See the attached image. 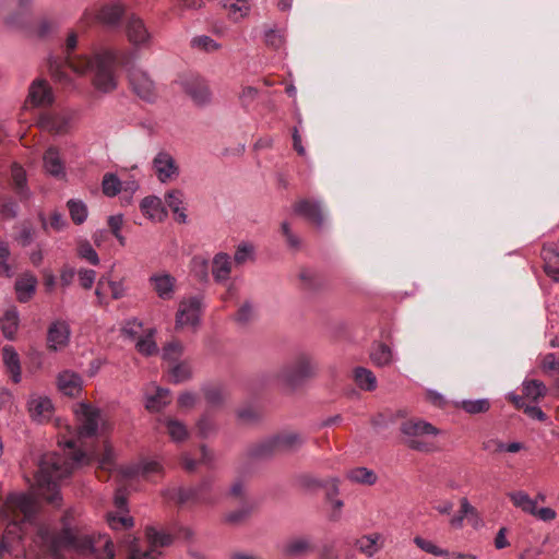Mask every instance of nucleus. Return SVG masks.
<instances>
[{"label":"nucleus","instance_id":"7","mask_svg":"<svg viewBox=\"0 0 559 559\" xmlns=\"http://www.w3.org/2000/svg\"><path fill=\"white\" fill-rule=\"evenodd\" d=\"M37 500L33 496L12 493L5 500L3 513L14 524H17L32 521L37 512Z\"/></svg>","mask_w":559,"mask_h":559},{"label":"nucleus","instance_id":"49","mask_svg":"<svg viewBox=\"0 0 559 559\" xmlns=\"http://www.w3.org/2000/svg\"><path fill=\"white\" fill-rule=\"evenodd\" d=\"M17 324H19V317L15 309L8 310L2 319L0 320V325L3 335L13 340L14 335L17 331Z\"/></svg>","mask_w":559,"mask_h":559},{"label":"nucleus","instance_id":"12","mask_svg":"<svg viewBox=\"0 0 559 559\" xmlns=\"http://www.w3.org/2000/svg\"><path fill=\"white\" fill-rule=\"evenodd\" d=\"M153 169L157 179L162 183H166L173 179H176L180 174L179 166L177 165L175 158L165 151L158 152L154 157Z\"/></svg>","mask_w":559,"mask_h":559},{"label":"nucleus","instance_id":"20","mask_svg":"<svg viewBox=\"0 0 559 559\" xmlns=\"http://www.w3.org/2000/svg\"><path fill=\"white\" fill-rule=\"evenodd\" d=\"M140 210L144 216L158 223L165 221L168 215L162 199L156 195H148L142 199Z\"/></svg>","mask_w":559,"mask_h":559},{"label":"nucleus","instance_id":"62","mask_svg":"<svg viewBox=\"0 0 559 559\" xmlns=\"http://www.w3.org/2000/svg\"><path fill=\"white\" fill-rule=\"evenodd\" d=\"M19 214V204L12 198L5 199L0 207V215L3 219H13Z\"/></svg>","mask_w":559,"mask_h":559},{"label":"nucleus","instance_id":"8","mask_svg":"<svg viewBox=\"0 0 559 559\" xmlns=\"http://www.w3.org/2000/svg\"><path fill=\"white\" fill-rule=\"evenodd\" d=\"M202 310V297L192 296L182 299L178 305L175 329L180 330L188 326L195 330L200 323Z\"/></svg>","mask_w":559,"mask_h":559},{"label":"nucleus","instance_id":"29","mask_svg":"<svg viewBox=\"0 0 559 559\" xmlns=\"http://www.w3.org/2000/svg\"><path fill=\"white\" fill-rule=\"evenodd\" d=\"M151 283L159 298L168 300L173 297L176 280L170 274H155L151 276Z\"/></svg>","mask_w":559,"mask_h":559},{"label":"nucleus","instance_id":"46","mask_svg":"<svg viewBox=\"0 0 559 559\" xmlns=\"http://www.w3.org/2000/svg\"><path fill=\"white\" fill-rule=\"evenodd\" d=\"M231 261L227 254L218 253L213 260L212 273L216 281H224L229 276Z\"/></svg>","mask_w":559,"mask_h":559},{"label":"nucleus","instance_id":"34","mask_svg":"<svg viewBox=\"0 0 559 559\" xmlns=\"http://www.w3.org/2000/svg\"><path fill=\"white\" fill-rule=\"evenodd\" d=\"M298 285L301 290L316 293L322 287V280L318 276V274L310 269H300L298 274Z\"/></svg>","mask_w":559,"mask_h":559},{"label":"nucleus","instance_id":"56","mask_svg":"<svg viewBox=\"0 0 559 559\" xmlns=\"http://www.w3.org/2000/svg\"><path fill=\"white\" fill-rule=\"evenodd\" d=\"M547 388L539 380H530L524 383L523 393L526 397L537 401L546 395Z\"/></svg>","mask_w":559,"mask_h":559},{"label":"nucleus","instance_id":"21","mask_svg":"<svg viewBox=\"0 0 559 559\" xmlns=\"http://www.w3.org/2000/svg\"><path fill=\"white\" fill-rule=\"evenodd\" d=\"M44 168L50 176L62 179L66 177L64 163L60 156V151L56 146H49L43 156Z\"/></svg>","mask_w":559,"mask_h":559},{"label":"nucleus","instance_id":"36","mask_svg":"<svg viewBox=\"0 0 559 559\" xmlns=\"http://www.w3.org/2000/svg\"><path fill=\"white\" fill-rule=\"evenodd\" d=\"M419 424L412 419L405 420L401 425V442L407 447L417 450L419 449Z\"/></svg>","mask_w":559,"mask_h":559},{"label":"nucleus","instance_id":"17","mask_svg":"<svg viewBox=\"0 0 559 559\" xmlns=\"http://www.w3.org/2000/svg\"><path fill=\"white\" fill-rule=\"evenodd\" d=\"M165 206H167L174 214V218L179 224H186L188 221L186 207V194L180 189H170L165 195Z\"/></svg>","mask_w":559,"mask_h":559},{"label":"nucleus","instance_id":"22","mask_svg":"<svg viewBox=\"0 0 559 559\" xmlns=\"http://www.w3.org/2000/svg\"><path fill=\"white\" fill-rule=\"evenodd\" d=\"M33 1L34 0H16L17 11L5 17V24L13 28H26L31 23Z\"/></svg>","mask_w":559,"mask_h":559},{"label":"nucleus","instance_id":"9","mask_svg":"<svg viewBox=\"0 0 559 559\" xmlns=\"http://www.w3.org/2000/svg\"><path fill=\"white\" fill-rule=\"evenodd\" d=\"M293 212L300 216L316 228L321 229L325 223L323 204L314 199H301L293 205Z\"/></svg>","mask_w":559,"mask_h":559},{"label":"nucleus","instance_id":"14","mask_svg":"<svg viewBox=\"0 0 559 559\" xmlns=\"http://www.w3.org/2000/svg\"><path fill=\"white\" fill-rule=\"evenodd\" d=\"M271 437L276 455L295 452L305 443L304 436L293 430H284Z\"/></svg>","mask_w":559,"mask_h":559},{"label":"nucleus","instance_id":"18","mask_svg":"<svg viewBox=\"0 0 559 559\" xmlns=\"http://www.w3.org/2000/svg\"><path fill=\"white\" fill-rule=\"evenodd\" d=\"M27 409L33 420L44 423L50 419L53 413L51 401L46 396L31 395Z\"/></svg>","mask_w":559,"mask_h":559},{"label":"nucleus","instance_id":"47","mask_svg":"<svg viewBox=\"0 0 559 559\" xmlns=\"http://www.w3.org/2000/svg\"><path fill=\"white\" fill-rule=\"evenodd\" d=\"M508 496L516 508H520L528 514H535L536 501L533 500L525 491H514L510 492Z\"/></svg>","mask_w":559,"mask_h":559},{"label":"nucleus","instance_id":"54","mask_svg":"<svg viewBox=\"0 0 559 559\" xmlns=\"http://www.w3.org/2000/svg\"><path fill=\"white\" fill-rule=\"evenodd\" d=\"M457 406L471 415H476L488 412L490 409V402L487 399L464 400Z\"/></svg>","mask_w":559,"mask_h":559},{"label":"nucleus","instance_id":"25","mask_svg":"<svg viewBox=\"0 0 559 559\" xmlns=\"http://www.w3.org/2000/svg\"><path fill=\"white\" fill-rule=\"evenodd\" d=\"M2 361L11 380L14 383H19L22 379L21 362L19 354L13 346L5 345L2 347Z\"/></svg>","mask_w":559,"mask_h":559},{"label":"nucleus","instance_id":"16","mask_svg":"<svg viewBox=\"0 0 559 559\" xmlns=\"http://www.w3.org/2000/svg\"><path fill=\"white\" fill-rule=\"evenodd\" d=\"M126 13V7L120 1H111L100 7L96 19L103 25L117 28L121 24L122 16Z\"/></svg>","mask_w":559,"mask_h":559},{"label":"nucleus","instance_id":"42","mask_svg":"<svg viewBox=\"0 0 559 559\" xmlns=\"http://www.w3.org/2000/svg\"><path fill=\"white\" fill-rule=\"evenodd\" d=\"M162 423L164 424L166 432L169 435L173 441L181 442L188 438V429L186 425L180 420L166 417Z\"/></svg>","mask_w":559,"mask_h":559},{"label":"nucleus","instance_id":"45","mask_svg":"<svg viewBox=\"0 0 559 559\" xmlns=\"http://www.w3.org/2000/svg\"><path fill=\"white\" fill-rule=\"evenodd\" d=\"M67 207H68L70 217L75 225H81L86 221L87 215H88V210H87V205L85 204L84 201L79 200V199H70L67 202Z\"/></svg>","mask_w":559,"mask_h":559},{"label":"nucleus","instance_id":"40","mask_svg":"<svg viewBox=\"0 0 559 559\" xmlns=\"http://www.w3.org/2000/svg\"><path fill=\"white\" fill-rule=\"evenodd\" d=\"M169 380L174 383L188 381L192 377V368L188 360H181L168 366Z\"/></svg>","mask_w":559,"mask_h":559},{"label":"nucleus","instance_id":"33","mask_svg":"<svg viewBox=\"0 0 559 559\" xmlns=\"http://www.w3.org/2000/svg\"><path fill=\"white\" fill-rule=\"evenodd\" d=\"M61 25V21L57 16H41L34 28V34L39 39H47L55 35Z\"/></svg>","mask_w":559,"mask_h":559},{"label":"nucleus","instance_id":"15","mask_svg":"<svg viewBox=\"0 0 559 559\" xmlns=\"http://www.w3.org/2000/svg\"><path fill=\"white\" fill-rule=\"evenodd\" d=\"M183 90L199 107H204L212 100L211 90L204 79L191 78L186 80Z\"/></svg>","mask_w":559,"mask_h":559},{"label":"nucleus","instance_id":"64","mask_svg":"<svg viewBox=\"0 0 559 559\" xmlns=\"http://www.w3.org/2000/svg\"><path fill=\"white\" fill-rule=\"evenodd\" d=\"M191 271L200 280H204L207 276V262L206 260L195 257L191 260Z\"/></svg>","mask_w":559,"mask_h":559},{"label":"nucleus","instance_id":"5","mask_svg":"<svg viewBox=\"0 0 559 559\" xmlns=\"http://www.w3.org/2000/svg\"><path fill=\"white\" fill-rule=\"evenodd\" d=\"M146 537L151 544V548L148 550H142L136 537L129 533L123 535L120 543L128 552V559H157L159 552H156L155 548L168 546L174 539L171 534L157 531L154 527L146 528Z\"/></svg>","mask_w":559,"mask_h":559},{"label":"nucleus","instance_id":"41","mask_svg":"<svg viewBox=\"0 0 559 559\" xmlns=\"http://www.w3.org/2000/svg\"><path fill=\"white\" fill-rule=\"evenodd\" d=\"M355 383L365 391H373L377 388V378L373 372L365 367H356L353 371Z\"/></svg>","mask_w":559,"mask_h":559},{"label":"nucleus","instance_id":"19","mask_svg":"<svg viewBox=\"0 0 559 559\" xmlns=\"http://www.w3.org/2000/svg\"><path fill=\"white\" fill-rule=\"evenodd\" d=\"M28 100L34 106H50L53 100L52 90L46 80H35L28 90Z\"/></svg>","mask_w":559,"mask_h":559},{"label":"nucleus","instance_id":"35","mask_svg":"<svg viewBox=\"0 0 559 559\" xmlns=\"http://www.w3.org/2000/svg\"><path fill=\"white\" fill-rule=\"evenodd\" d=\"M440 430L433 425L421 420V452H437L442 449V443L438 439L428 440V436H437Z\"/></svg>","mask_w":559,"mask_h":559},{"label":"nucleus","instance_id":"58","mask_svg":"<svg viewBox=\"0 0 559 559\" xmlns=\"http://www.w3.org/2000/svg\"><path fill=\"white\" fill-rule=\"evenodd\" d=\"M37 230L29 221H24L20 224L16 231L15 239L23 243H31L36 239Z\"/></svg>","mask_w":559,"mask_h":559},{"label":"nucleus","instance_id":"23","mask_svg":"<svg viewBox=\"0 0 559 559\" xmlns=\"http://www.w3.org/2000/svg\"><path fill=\"white\" fill-rule=\"evenodd\" d=\"M275 455L276 453L271 436L251 443L245 451V456L253 461L269 460Z\"/></svg>","mask_w":559,"mask_h":559},{"label":"nucleus","instance_id":"24","mask_svg":"<svg viewBox=\"0 0 559 559\" xmlns=\"http://www.w3.org/2000/svg\"><path fill=\"white\" fill-rule=\"evenodd\" d=\"M70 330L66 322L52 323L47 333V345L50 350H58L68 344Z\"/></svg>","mask_w":559,"mask_h":559},{"label":"nucleus","instance_id":"61","mask_svg":"<svg viewBox=\"0 0 559 559\" xmlns=\"http://www.w3.org/2000/svg\"><path fill=\"white\" fill-rule=\"evenodd\" d=\"M264 41L266 46L273 49H280L285 43L284 34L276 28H269L264 31Z\"/></svg>","mask_w":559,"mask_h":559},{"label":"nucleus","instance_id":"3","mask_svg":"<svg viewBox=\"0 0 559 559\" xmlns=\"http://www.w3.org/2000/svg\"><path fill=\"white\" fill-rule=\"evenodd\" d=\"M316 376V364L307 353H298L285 361L275 372L277 383L287 392L301 389Z\"/></svg>","mask_w":559,"mask_h":559},{"label":"nucleus","instance_id":"44","mask_svg":"<svg viewBox=\"0 0 559 559\" xmlns=\"http://www.w3.org/2000/svg\"><path fill=\"white\" fill-rule=\"evenodd\" d=\"M155 329H148L145 334L138 338L135 343L136 350L144 356H153L158 352L156 342L154 341Z\"/></svg>","mask_w":559,"mask_h":559},{"label":"nucleus","instance_id":"11","mask_svg":"<svg viewBox=\"0 0 559 559\" xmlns=\"http://www.w3.org/2000/svg\"><path fill=\"white\" fill-rule=\"evenodd\" d=\"M71 119L72 116L67 110L45 111L39 115L38 126L44 131L59 135L69 131Z\"/></svg>","mask_w":559,"mask_h":559},{"label":"nucleus","instance_id":"10","mask_svg":"<svg viewBox=\"0 0 559 559\" xmlns=\"http://www.w3.org/2000/svg\"><path fill=\"white\" fill-rule=\"evenodd\" d=\"M129 82L132 91L145 102H154L156 98L155 84L148 74L135 67L129 69Z\"/></svg>","mask_w":559,"mask_h":559},{"label":"nucleus","instance_id":"37","mask_svg":"<svg viewBox=\"0 0 559 559\" xmlns=\"http://www.w3.org/2000/svg\"><path fill=\"white\" fill-rule=\"evenodd\" d=\"M314 549L311 540L307 537H296L289 539L284 546V552L287 556L297 557L306 555Z\"/></svg>","mask_w":559,"mask_h":559},{"label":"nucleus","instance_id":"38","mask_svg":"<svg viewBox=\"0 0 559 559\" xmlns=\"http://www.w3.org/2000/svg\"><path fill=\"white\" fill-rule=\"evenodd\" d=\"M255 503L251 501H243L241 507L230 511L225 515V522L231 525H239L245 523L254 512Z\"/></svg>","mask_w":559,"mask_h":559},{"label":"nucleus","instance_id":"27","mask_svg":"<svg viewBox=\"0 0 559 559\" xmlns=\"http://www.w3.org/2000/svg\"><path fill=\"white\" fill-rule=\"evenodd\" d=\"M127 36L134 46H140L148 41L150 34L144 25V22L131 15L127 22Z\"/></svg>","mask_w":559,"mask_h":559},{"label":"nucleus","instance_id":"43","mask_svg":"<svg viewBox=\"0 0 559 559\" xmlns=\"http://www.w3.org/2000/svg\"><path fill=\"white\" fill-rule=\"evenodd\" d=\"M200 459L193 460L187 453L181 455V465L187 472H193L198 464L210 465L214 460V454L205 445L200 449Z\"/></svg>","mask_w":559,"mask_h":559},{"label":"nucleus","instance_id":"57","mask_svg":"<svg viewBox=\"0 0 559 559\" xmlns=\"http://www.w3.org/2000/svg\"><path fill=\"white\" fill-rule=\"evenodd\" d=\"M461 509L457 515H454L450 520V524L452 527L459 528L463 524V520L467 515H475L477 516V510L468 502L467 498L461 499Z\"/></svg>","mask_w":559,"mask_h":559},{"label":"nucleus","instance_id":"2","mask_svg":"<svg viewBox=\"0 0 559 559\" xmlns=\"http://www.w3.org/2000/svg\"><path fill=\"white\" fill-rule=\"evenodd\" d=\"M78 47V34L74 31L69 32L64 43V57L50 56L48 58V69L51 75L58 81L68 80L64 72L66 68L72 69L79 74L93 72L94 86L103 92L110 93L117 87L115 68L117 55L114 50L102 49L94 52L93 56L73 55Z\"/></svg>","mask_w":559,"mask_h":559},{"label":"nucleus","instance_id":"63","mask_svg":"<svg viewBox=\"0 0 559 559\" xmlns=\"http://www.w3.org/2000/svg\"><path fill=\"white\" fill-rule=\"evenodd\" d=\"M192 47L201 48L205 51H214L218 49L219 45L210 36H197L191 40Z\"/></svg>","mask_w":559,"mask_h":559},{"label":"nucleus","instance_id":"50","mask_svg":"<svg viewBox=\"0 0 559 559\" xmlns=\"http://www.w3.org/2000/svg\"><path fill=\"white\" fill-rule=\"evenodd\" d=\"M169 403H170L169 390L158 388L154 395L147 397L145 407L151 412H158Z\"/></svg>","mask_w":559,"mask_h":559},{"label":"nucleus","instance_id":"51","mask_svg":"<svg viewBox=\"0 0 559 559\" xmlns=\"http://www.w3.org/2000/svg\"><path fill=\"white\" fill-rule=\"evenodd\" d=\"M408 415L406 409H399L395 413L392 411H385L377 414L372 419L371 424L376 428H384L388 423H394L396 419L406 418Z\"/></svg>","mask_w":559,"mask_h":559},{"label":"nucleus","instance_id":"28","mask_svg":"<svg viewBox=\"0 0 559 559\" xmlns=\"http://www.w3.org/2000/svg\"><path fill=\"white\" fill-rule=\"evenodd\" d=\"M202 392L207 405L217 408L224 405L227 399V390L223 384L209 383L202 386Z\"/></svg>","mask_w":559,"mask_h":559},{"label":"nucleus","instance_id":"59","mask_svg":"<svg viewBox=\"0 0 559 559\" xmlns=\"http://www.w3.org/2000/svg\"><path fill=\"white\" fill-rule=\"evenodd\" d=\"M217 430L215 421L209 414H204L197 423V432L201 438H209Z\"/></svg>","mask_w":559,"mask_h":559},{"label":"nucleus","instance_id":"1","mask_svg":"<svg viewBox=\"0 0 559 559\" xmlns=\"http://www.w3.org/2000/svg\"><path fill=\"white\" fill-rule=\"evenodd\" d=\"M75 414L79 425L75 436L66 440L67 452L44 454L35 476L39 496L53 506H60L61 501L59 480L69 476L74 468L96 460L98 479L107 480L116 467L111 445L108 442H104L102 448L94 444L100 411L90 403L82 402L78 404Z\"/></svg>","mask_w":559,"mask_h":559},{"label":"nucleus","instance_id":"60","mask_svg":"<svg viewBox=\"0 0 559 559\" xmlns=\"http://www.w3.org/2000/svg\"><path fill=\"white\" fill-rule=\"evenodd\" d=\"M108 525L116 531L129 530L133 526V519L128 515L109 513L107 516Z\"/></svg>","mask_w":559,"mask_h":559},{"label":"nucleus","instance_id":"48","mask_svg":"<svg viewBox=\"0 0 559 559\" xmlns=\"http://www.w3.org/2000/svg\"><path fill=\"white\" fill-rule=\"evenodd\" d=\"M183 344L180 341L174 340L163 347V359L168 364V366L181 361L180 358L183 355Z\"/></svg>","mask_w":559,"mask_h":559},{"label":"nucleus","instance_id":"6","mask_svg":"<svg viewBox=\"0 0 559 559\" xmlns=\"http://www.w3.org/2000/svg\"><path fill=\"white\" fill-rule=\"evenodd\" d=\"M166 498L179 506L212 504L215 502L212 479L204 478L197 487L170 489Z\"/></svg>","mask_w":559,"mask_h":559},{"label":"nucleus","instance_id":"31","mask_svg":"<svg viewBox=\"0 0 559 559\" xmlns=\"http://www.w3.org/2000/svg\"><path fill=\"white\" fill-rule=\"evenodd\" d=\"M37 280L34 275L24 274L15 282L17 299L21 302H27L34 295Z\"/></svg>","mask_w":559,"mask_h":559},{"label":"nucleus","instance_id":"4","mask_svg":"<svg viewBox=\"0 0 559 559\" xmlns=\"http://www.w3.org/2000/svg\"><path fill=\"white\" fill-rule=\"evenodd\" d=\"M61 542L84 556L91 555L98 559H114L115 557L114 544L107 536L98 535L96 537L67 528L61 534Z\"/></svg>","mask_w":559,"mask_h":559},{"label":"nucleus","instance_id":"55","mask_svg":"<svg viewBox=\"0 0 559 559\" xmlns=\"http://www.w3.org/2000/svg\"><path fill=\"white\" fill-rule=\"evenodd\" d=\"M348 478L354 483L373 485L377 480V475L366 467H356L348 473Z\"/></svg>","mask_w":559,"mask_h":559},{"label":"nucleus","instance_id":"30","mask_svg":"<svg viewBox=\"0 0 559 559\" xmlns=\"http://www.w3.org/2000/svg\"><path fill=\"white\" fill-rule=\"evenodd\" d=\"M542 258L544 260V271L545 273L555 280L559 281V251L558 247H543L542 248Z\"/></svg>","mask_w":559,"mask_h":559},{"label":"nucleus","instance_id":"32","mask_svg":"<svg viewBox=\"0 0 559 559\" xmlns=\"http://www.w3.org/2000/svg\"><path fill=\"white\" fill-rule=\"evenodd\" d=\"M383 536L381 534L374 533L361 536L356 540L355 545L362 554L371 557L383 547Z\"/></svg>","mask_w":559,"mask_h":559},{"label":"nucleus","instance_id":"13","mask_svg":"<svg viewBox=\"0 0 559 559\" xmlns=\"http://www.w3.org/2000/svg\"><path fill=\"white\" fill-rule=\"evenodd\" d=\"M163 467L156 461H143L140 464L130 465L120 469L123 479L142 477L146 480H154L155 476L162 475Z\"/></svg>","mask_w":559,"mask_h":559},{"label":"nucleus","instance_id":"53","mask_svg":"<svg viewBox=\"0 0 559 559\" xmlns=\"http://www.w3.org/2000/svg\"><path fill=\"white\" fill-rule=\"evenodd\" d=\"M38 218L44 230L51 228L56 231H60L68 225L63 214L58 211L51 213L49 221H47L44 213H39Z\"/></svg>","mask_w":559,"mask_h":559},{"label":"nucleus","instance_id":"26","mask_svg":"<svg viewBox=\"0 0 559 559\" xmlns=\"http://www.w3.org/2000/svg\"><path fill=\"white\" fill-rule=\"evenodd\" d=\"M57 385L64 395L75 396L82 390V379L78 373L64 370L59 373Z\"/></svg>","mask_w":559,"mask_h":559},{"label":"nucleus","instance_id":"52","mask_svg":"<svg viewBox=\"0 0 559 559\" xmlns=\"http://www.w3.org/2000/svg\"><path fill=\"white\" fill-rule=\"evenodd\" d=\"M122 183L116 174L107 173L102 180V190L106 197L114 198L120 193Z\"/></svg>","mask_w":559,"mask_h":559},{"label":"nucleus","instance_id":"39","mask_svg":"<svg viewBox=\"0 0 559 559\" xmlns=\"http://www.w3.org/2000/svg\"><path fill=\"white\" fill-rule=\"evenodd\" d=\"M370 359L376 366H388L393 359L392 349L386 344L377 342L371 347Z\"/></svg>","mask_w":559,"mask_h":559}]
</instances>
